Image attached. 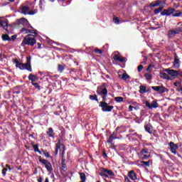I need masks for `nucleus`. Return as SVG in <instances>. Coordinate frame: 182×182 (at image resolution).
<instances>
[{
	"mask_svg": "<svg viewBox=\"0 0 182 182\" xmlns=\"http://www.w3.org/2000/svg\"><path fill=\"white\" fill-rule=\"evenodd\" d=\"M89 97L90 100H95V102H99V100L97 99V95H90Z\"/></svg>",
	"mask_w": 182,
	"mask_h": 182,
	"instance_id": "e433bc0d",
	"label": "nucleus"
},
{
	"mask_svg": "<svg viewBox=\"0 0 182 182\" xmlns=\"http://www.w3.org/2000/svg\"><path fill=\"white\" fill-rule=\"evenodd\" d=\"M27 15H35V11H33V10H31L30 11H28Z\"/></svg>",
	"mask_w": 182,
	"mask_h": 182,
	"instance_id": "4d7b16f0",
	"label": "nucleus"
},
{
	"mask_svg": "<svg viewBox=\"0 0 182 182\" xmlns=\"http://www.w3.org/2000/svg\"><path fill=\"white\" fill-rule=\"evenodd\" d=\"M115 102H117V103H122V102H124V98H123V97H116L114 98Z\"/></svg>",
	"mask_w": 182,
	"mask_h": 182,
	"instance_id": "f704fd0d",
	"label": "nucleus"
},
{
	"mask_svg": "<svg viewBox=\"0 0 182 182\" xmlns=\"http://www.w3.org/2000/svg\"><path fill=\"white\" fill-rule=\"evenodd\" d=\"M61 170L62 171H66V170H68V168H66V164L64 165H61Z\"/></svg>",
	"mask_w": 182,
	"mask_h": 182,
	"instance_id": "603ef678",
	"label": "nucleus"
},
{
	"mask_svg": "<svg viewBox=\"0 0 182 182\" xmlns=\"http://www.w3.org/2000/svg\"><path fill=\"white\" fill-rule=\"evenodd\" d=\"M109 136H112V139H117V132H114L112 133V134H111Z\"/></svg>",
	"mask_w": 182,
	"mask_h": 182,
	"instance_id": "49530a36",
	"label": "nucleus"
},
{
	"mask_svg": "<svg viewBox=\"0 0 182 182\" xmlns=\"http://www.w3.org/2000/svg\"><path fill=\"white\" fill-rule=\"evenodd\" d=\"M16 35H13L12 36H11V38H10L11 39V41H15L16 39Z\"/></svg>",
	"mask_w": 182,
	"mask_h": 182,
	"instance_id": "bf43d9fd",
	"label": "nucleus"
},
{
	"mask_svg": "<svg viewBox=\"0 0 182 182\" xmlns=\"http://www.w3.org/2000/svg\"><path fill=\"white\" fill-rule=\"evenodd\" d=\"M99 176H100L101 177H105V178H109V175L105 173L103 171L100 172V173H99Z\"/></svg>",
	"mask_w": 182,
	"mask_h": 182,
	"instance_id": "a18cd8bd",
	"label": "nucleus"
},
{
	"mask_svg": "<svg viewBox=\"0 0 182 182\" xmlns=\"http://www.w3.org/2000/svg\"><path fill=\"white\" fill-rule=\"evenodd\" d=\"M102 157H104V159H107V154L105 151H102Z\"/></svg>",
	"mask_w": 182,
	"mask_h": 182,
	"instance_id": "5fc2aeb1",
	"label": "nucleus"
},
{
	"mask_svg": "<svg viewBox=\"0 0 182 182\" xmlns=\"http://www.w3.org/2000/svg\"><path fill=\"white\" fill-rule=\"evenodd\" d=\"M138 156L141 160H147V159L150 158V152H149L147 149H142L138 154Z\"/></svg>",
	"mask_w": 182,
	"mask_h": 182,
	"instance_id": "39448f33",
	"label": "nucleus"
},
{
	"mask_svg": "<svg viewBox=\"0 0 182 182\" xmlns=\"http://www.w3.org/2000/svg\"><path fill=\"white\" fill-rule=\"evenodd\" d=\"M113 22H114V23H119V22H120V19H119L118 17H114Z\"/></svg>",
	"mask_w": 182,
	"mask_h": 182,
	"instance_id": "09e8293b",
	"label": "nucleus"
},
{
	"mask_svg": "<svg viewBox=\"0 0 182 182\" xmlns=\"http://www.w3.org/2000/svg\"><path fill=\"white\" fill-rule=\"evenodd\" d=\"M27 31H28L27 28H21V32H25V33H26Z\"/></svg>",
	"mask_w": 182,
	"mask_h": 182,
	"instance_id": "680f3d73",
	"label": "nucleus"
},
{
	"mask_svg": "<svg viewBox=\"0 0 182 182\" xmlns=\"http://www.w3.org/2000/svg\"><path fill=\"white\" fill-rule=\"evenodd\" d=\"M0 27L6 31L8 29V23L6 21H0Z\"/></svg>",
	"mask_w": 182,
	"mask_h": 182,
	"instance_id": "a878e982",
	"label": "nucleus"
},
{
	"mask_svg": "<svg viewBox=\"0 0 182 182\" xmlns=\"http://www.w3.org/2000/svg\"><path fill=\"white\" fill-rule=\"evenodd\" d=\"M151 89L154 90V92H156V93H159V95H163V93H165L166 90H167V88H166L164 86H152Z\"/></svg>",
	"mask_w": 182,
	"mask_h": 182,
	"instance_id": "0eeeda50",
	"label": "nucleus"
},
{
	"mask_svg": "<svg viewBox=\"0 0 182 182\" xmlns=\"http://www.w3.org/2000/svg\"><path fill=\"white\" fill-rule=\"evenodd\" d=\"M144 77L147 80H151V79H153V75L149 73L144 74Z\"/></svg>",
	"mask_w": 182,
	"mask_h": 182,
	"instance_id": "58836bf2",
	"label": "nucleus"
},
{
	"mask_svg": "<svg viewBox=\"0 0 182 182\" xmlns=\"http://www.w3.org/2000/svg\"><path fill=\"white\" fill-rule=\"evenodd\" d=\"M177 92H182V86L181 85H178V87L176 89Z\"/></svg>",
	"mask_w": 182,
	"mask_h": 182,
	"instance_id": "6e6d98bb",
	"label": "nucleus"
},
{
	"mask_svg": "<svg viewBox=\"0 0 182 182\" xmlns=\"http://www.w3.org/2000/svg\"><path fill=\"white\" fill-rule=\"evenodd\" d=\"M26 33H33L34 35H38V31L36 29H27V32H26Z\"/></svg>",
	"mask_w": 182,
	"mask_h": 182,
	"instance_id": "c9c22d12",
	"label": "nucleus"
},
{
	"mask_svg": "<svg viewBox=\"0 0 182 182\" xmlns=\"http://www.w3.org/2000/svg\"><path fill=\"white\" fill-rule=\"evenodd\" d=\"M28 80L31 81V84L35 83V82L36 81V75L33 74H30L28 75Z\"/></svg>",
	"mask_w": 182,
	"mask_h": 182,
	"instance_id": "7c9ffc66",
	"label": "nucleus"
},
{
	"mask_svg": "<svg viewBox=\"0 0 182 182\" xmlns=\"http://www.w3.org/2000/svg\"><path fill=\"white\" fill-rule=\"evenodd\" d=\"M80 178L81 182H86V174L85 173H80Z\"/></svg>",
	"mask_w": 182,
	"mask_h": 182,
	"instance_id": "72a5a7b5",
	"label": "nucleus"
},
{
	"mask_svg": "<svg viewBox=\"0 0 182 182\" xmlns=\"http://www.w3.org/2000/svg\"><path fill=\"white\" fill-rule=\"evenodd\" d=\"M94 52H95V53H97V55H102V53H103V50H100V49H99V48H95V49L94 50Z\"/></svg>",
	"mask_w": 182,
	"mask_h": 182,
	"instance_id": "37998d69",
	"label": "nucleus"
},
{
	"mask_svg": "<svg viewBox=\"0 0 182 182\" xmlns=\"http://www.w3.org/2000/svg\"><path fill=\"white\" fill-rule=\"evenodd\" d=\"M159 76L161 79H166L167 80H170V76L166 73H160Z\"/></svg>",
	"mask_w": 182,
	"mask_h": 182,
	"instance_id": "393cba45",
	"label": "nucleus"
},
{
	"mask_svg": "<svg viewBox=\"0 0 182 182\" xmlns=\"http://www.w3.org/2000/svg\"><path fill=\"white\" fill-rule=\"evenodd\" d=\"M146 89L147 87L146 86L140 85L139 92L141 95H144V93H147Z\"/></svg>",
	"mask_w": 182,
	"mask_h": 182,
	"instance_id": "b1692460",
	"label": "nucleus"
},
{
	"mask_svg": "<svg viewBox=\"0 0 182 182\" xmlns=\"http://www.w3.org/2000/svg\"><path fill=\"white\" fill-rule=\"evenodd\" d=\"M41 151L43 152V154H44L45 157H46L47 159H50V157H52L48 152H46V151L42 149Z\"/></svg>",
	"mask_w": 182,
	"mask_h": 182,
	"instance_id": "4c0bfd02",
	"label": "nucleus"
},
{
	"mask_svg": "<svg viewBox=\"0 0 182 182\" xmlns=\"http://www.w3.org/2000/svg\"><path fill=\"white\" fill-rule=\"evenodd\" d=\"M100 171H102V173H107V174H108L109 176H114V173L112 170H108L105 168H100Z\"/></svg>",
	"mask_w": 182,
	"mask_h": 182,
	"instance_id": "5701e85b",
	"label": "nucleus"
},
{
	"mask_svg": "<svg viewBox=\"0 0 182 182\" xmlns=\"http://www.w3.org/2000/svg\"><path fill=\"white\" fill-rule=\"evenodd\" d=\"M164 72H166L168 75L172 76V77H177V76H178V71L176 70H170L169 68H166L164 70Z\"/></svg>",
	"mask_w": 182,
	"mask_h": 182,
	"instance_id": "9b49d317",
	"label": "nucleus"
},
{
	"mask_svg": "<svg viewBox=\"0 0 182 182\" xmlns=\"http://www.w3.org/2000/svg\"><path fill=\"white\" fill-rule=\"evenodd\" d=\"M1 38H2V41H4L5 42H6V41H11V37H9V35L8 34L2 35Z\"/></svg>",
	"mask_w": 182,
	"mask_h": 182,
	"instance_id": "473e14b6",
	"label": "nucleus"
},
{
	"mask_svg": "<svg viewBox=\"0 0 182 182\" xmlns=\"http://www.w3.org/2000/svg\"><path fill=\"white\" fill-rule=\"evenodd\" d=\"M122 79H123V80H127V79H130V76L127 75V73H124L122 74Z\"/></svg>",
	"mask_w": 182,
	"mask_h": 182,
	"instance_id": "ea45409f",
	"label": "nucleus"
},
{
	"mask_svg": "<svg viewBox=\"0 0 182 182\" xmlns=\"http://www.w3.org/2000/svg\"><path fill=\"white\" fill-rule=\"evenodd\" d=\"M163 9H164V6H160L158 9H154V15H159V14H160Z\"/></svg>",
	"mask_w": 182,
	"mask_h": 182,
	"instance_id": "c85d7f7f",
	"label": "nucleus"
},
{
	"mask_svg": "<svg viewBox=\"0 0 182 182\" xmlns=\"http://www.w3.org/2000/svg\"><path fill=\"white\" fill-rule=\"evenodd\" d=\"M65 68H66L65 65H60V64L58 65V70L60 73H63V70H65Z\"/></svg>",
	"mask_w": 182,
	"mask_h": 182,
	"instance_id": "cd10ccee",
	"label": "nucleus"
},
{
	"mask_svg": "<svg viewBox=\"0 0 182 182\" xmlns=\"http://www.w3.org/2000/svg\"><path fill=\"white\" fill-rule=\"evenodd\" d=\"M163 4V1H161V0H156V1H155L154 2H152V3H151L150 4H149V6L151 7V8H154V7H156V6H161L162 4Z\"/></svg>",
	"mask_w": 182,
	"mask_h": 182,
	"instance_id": "6ab92c4d",
	"label": "nucleus"
},
{
	"mask_svg": "<svg viewBox=\"0 0 182 182\" xmlns=\"http://www.w3.org/2000/svg\"><path fill=\"white\" fill-rule=\"evenodd\" d=\"M144 129H145V132H146L149 134H151L153 133V125H151V123L146 122L144 124Z\"/></svg>",
	"mask_w": 182,
	"mask_h": 182,
	"instance_id": "f8f14e48",
	"label": "nucleus"
},
{
	"mask_svg": "<svg viewBox=\"0 0 182 182\" xmlns=\"http://www.w3.org/2000/svg\"><path fill=\"white\" fill-rule=\"evenodd\" d=\"M151 160L147 161H141V166H142V167H150V163H151Z\"/></svg>",
	"mask_w": 182,
	"mask_h": 182,
	"instance_id": "bb28decb",
	"label": "nucleus"
},
{
	"mask_svg": "<svg viewBox=\"0 0 182 182\" xmlns=\"http://www.w3.org/2000/svg\"><path fill=\"white\" fill-rule=\"evenodd\" d=\"M115 139L113 138V136H109V139L107 141V143H108L109 144H111L112 146H113V141Z\"/></svg>",
	"mask_w": 182,
	"mask_h": 182,
	"instance_id": "a19ab883",
	"label": "nucleus"
},
{
	"mask_svg": "<svg viewBox=\"0 0 182 182\" xmlns=\"http://www.w3.org/2000/svg\"><path fill=\"white\" fill-rule=\"evenodd\" d=\"M46 134L48 137H51V139H55V132L53 131V128L49 127L48 131L46 132Z\"/></svg>",
	"mask_w": 182,
	"mask_h": 182,
	"instance_id": "a211bd4d",
	"label": "nucleus"
},
{
	"mask_svg": "<svg viewBox=\"0 0 182 182\" xmlns=\"http://www.w3.org/2000/svg\"><path fill=\"white\" fill-rule=\"evenodd\" d=\"M161 16H172L173 18H180V16H182V11L176 10V9L173 7H168L166 9H164V11L161 12Z\"/></svg>",
	"mask_w": 182,
	"mask_h": 182,
	"instance_id": "f03ea898",
	"label": "nucleus"
},
{
	"mask_svg": "<svg viewBox=\"0 0 182 182\" xmlns=\"http://www.w3.org/2000/svg\"><path fill=\"white\" fill-rule=\"evenodd\" d=\"M8 171V168H3L2 169V174H3V176H6V172Z\"/></svg>",
	"mask_w": 182,
	"mask_h": 182,
	"instance_id": "3c124183",
	"label": "nucleus"
},
{
	"mask_svg": "<svg viewBox=\"0 0 182 182\" xmlns=\"http://www.w3.org/2000/svg\"><path fill=\"white\" fill-rule=\"evenodd\" d=\"M26 28H30L31 29H33V27L29 23H28L27 26H26Z\"/></svg>",
	"mask_w": 182,
	"mask_h": 182,
	"instance_id": "052dcab7",
	"label": "nucleus"
},
{
	"mask_svg": "<svg viewBox=\"0 0 182 182\" xmlns=\"http://www.w3.org/2000/svg\"><path fill=\"white\" fill-rule=\"evenodd\" d=\"M114 60H116L117 62H121V63H124V62H127V59L124 57H122L119 55H115L113 57Z\"/></svg>",
	"mask_w": 182,
	"mask_h": 182,
	"instance_id": "ddd939ff",
	"label": "nucleus"
},
{
	"mask_svg": "<svg viewBox=\"0 0 182 182\" xmlns=\"http://www.w3.org/2000/svg\"><path fill=\"white\" fill-rule=\"evenodd\" d=\"M128 177L130 178V180H132L133 181L137 180V173L134 172L133 170L128 172Z\"/></svg>",
	"mask_w": 182,
	"mask_h": 182,
	"instance_id": "4468645a",
	"label": "nucleus"
},
{
	"mask_svg": "<svg viewBox=\"0 0 182 182\" xmlns=\"http://www.w3.org/2000/svg\"><path fill=\"white\" fill-rule=\"evenodd\" d=\"M37 46H38V49H41L42 44H41V43H38Z\"/></svg>",
	"mask_w": 182,
	"mask_h": 182,
	"instance_id": "0e129e2a",
	"label": "nucleus"
},
{
	"mask_svg": "<svg viewBox=\"0 0 182 182\" xmlns=\"http://www.w3.org/2000/svg\"><path fill=\"white\" fill-rule=\"evenodd\" d=\"M32 34L27 35L22 41L21 46H25L26 45H28V46H35L36 45V38L34 37Z\"/></svg>",
	"mask_w": 182,
	"mask_h": 182,
	"instance_id": "7ed1b4c3",
	"label": "nucleus"
},
{
	"mask_svg": "<svg viewBox=\"0 0 182 182\" xmlns=\"http://www.w3.org/2000/svg\"><path fill=\"white\" fill-rule=\"evenodd\" d=\"M6 168H9V170H12L11 168V166H9V164H6Z\"/></svg>",
	"mask_w": 182,
	"mask_h": 182,
	"instance_id": "338daca9",
	"label": "nucleus"
},
{
	"mask_svg": "<svg viewBox=\"0 0 182 182\" xmlns=\"http://www.w3.org/2000/svg\"><path fill=\"white\" fill-rule=\"evenodd\" d=\"M176 32H178V34L182 32V27L176 28Z\"/></svg>",
	"mask_w": 182,
	"mask_h": 182,
	"instance_id": "864d4df0",
	"label": "nucleus"
},
{
	"mask_svg": "<svg viewBox=\"0 0 182 182\" xmlns=\"http://www.w3.org/2000/svg\"><path fill=\"white\" fill-rule=\"evenodd\" d=\"M31 85H33V86H34V87H36V89L41 90V86L39 85V84L38 82H33V83H31Z\"/></svg>",
	"mask_w": 182,
	"mask_h": 182,
	"instance_id": "c03bdc74",
	"label": "nucleus"
},
{
	"mask_svg": "<svg viewBox=\"0 0 182 182\" xmlns=\"http://www.w3.org/2000/svg\"><path fill=\"white\" fill-rule=\"evenodd\" d=\"M145 105L146 107H149L151 110L152 109H157L159 107V103H157V101L154 100L152 101L151 104L149 101L145 102Z\"/></svg>",
	"mask_w": 182,
	"mask_h": 182,
	"instance_id": "6e6552de",
	"label": "nucleus"
},
{
	"mask_svg": "<svg viewBox=\"0 0 182 182\" xmlns=\"http://www.w3.org/2000/svg\"><path fill=\"white\" fill-rule=\"evenodd\" d=\"M43 4H45V0H40V4L43 5Z\"/></svg>",
	"mask_w": 182,
	"mask_h": 182,
	"instance_id": "774afa93",
	"label": "nucleus"
},
{
	"mask_svg": "<svg viewBox=\"0 0 182 182\" xmlns=\"http://www.w3.org/2000/svg\"><path fill=\"white\" fill-rule=\"evenodd\" d=\"M14 63L16 64V67L19 68L21 70H23V63L19 62L18 58H15Z\"/></svg>",
	"mask_w": 182,
	"mask_h": 182,
	"instance_id": "aec40b11",
	"label": "nucleus"
},
{
	"mask_svg": "<svg viewBox=\"0 0 182 182\" xmlns=\"http://www.w3.org/2000/svg\"><path fill=\"white\" fill-rule=\"evenodd\" d=\"M173 68L175 69H178L180 68V60L178 59V55L175 53V60L173 61Z\"/></svg>",
	"mask_w": 182,
	"mask_h": 182,
	"instance_id": "f3484780",
	"label": "nucleus"
},
{
	"mask_svg": "<svg viewBox=\"0 0 182 182\" xmlns=\"http://www.w3.org/2000/svg\"><path fill=\"white\" fill-rule=\"evenodd\" d=\"M132 105H133L129 106V112H133V109H134V110H139L140 109V107H139V105H136L137 102H133Z\"/></svg>",
	"mask_w": 182,
	"mask_h": 182,
	"instance_id": "4be33fe9",
	"label": "nucleus"
},
{
	"mask_svg": "<svg viewBox=\"0 0 182 182\" xmlns=\"http://www.w3.org/2000/svg\"><path fill=\"white\" fill-rule=\"evenodd\" d=\"M97 93L99 96H102V101L100 102L99 107L102 108L103 112H112L114 107L109 105L107 102V88L106 87V83H102L100 87L97 88Z\"/></svg>",
	"mask_w": 182,
	"mask_h": 182,
	"instance_id": "f257e3e1",
	"label": "nucleus"
},
{
	"mask_svg": "<svg viewBox=\"0 0 182 182\" xmlns=\"http://www.w3.org/2000/svg\"><path fill=\"white\" fill-rule=\"evenodd\" d=\"M178 33L177 32L176 28L171 29L168 31V35H170L171 36H175V35H178Z\"/></svg>",
	"mask_w": 182,
	"mask_h": 182,
	"instance_id": "c756f323",
	"label": "nucleus"
},
{
	"mask_svg": "<svg viewBox=\"0 0 182 182\" xmlns=\"http://www.w3.org/2000/svg\"><path fill=\"white\" fill-rule=\"evenodd\" d=\"M178 76H181V77H182V70L178 71Z\"/></svg>",
	"mask_w": 182,
	"mask_h": 182,
	"instance_id": "e2e57ef3",
	"label": "nucleus"
},
{
	"mask_svg": "<svg viewBox=\"0 0 182 182\" xmlns=\"http://www.w3.org/2000/svg\"><path fill=\"white\" fill-rule=\"evenodd\" d=\"M144 68V67L143 66V65H139L138 66V68H137L138 72H139V73L141 72V70H143V68Z\"/></svg>",
	"mask_w": 182,
	"mask_h": 182,
	"instance_id": "de8ad7c7",
	"label": "nucleus"
},
{
	"mask_svg": "<svg viewBox=\"0 0 182 182\" xmlns=\"http://www.w3.org/2000/svg\"><path fill=\"white\" fill-rule=\"evenodd\" d=\"M169 149L173 154H177V150H178V145L174 144V142H169Z\"/></svg>",
	"mask_w": 182,
	"mask_h": 182,
	"instance_id": "1a4fd4ad",
	"label": "nucleus"
},
{
	"mask_svg": "<svg viewBox=\"0 0 182 182\" xmlns=\"http://www.w3.org/2000/svg\"><path fill=\"white\" fill-rule=\"evenodd\" d=\"M31 59H32V57L31 55L26 58V63H23V70H25L26 69L28 72H32V65H31Z\"/></svg>",
	"mask_w": 182,
	"mask_h": 182,
	"instance_id": "423d86ee",
	"label": "nucleus"
},
{
	"mask_svg": "<svg viewBox=\"0 0 182 182\" xmlns=\"http://www.w3.org/2000/svg\"><path fill=\"white\" fill-rule=\"evenodd\" d=\"M6 55L4 53H0V61L4 62V59H6Z\"/></svg>",
	"mask_w": 182,
	"mask_h": 182,
	"instance_id": "79ce46f5",
	"label": "nucleus"
},
{
	"mask_svg": "<svg viewBox=\"0 0 182 182\" xmlns=\"http://www.w3.org/2000/svg\"><path fill=\"white\" fill-rule=\"evenodd\" d=\"M33 150L36 153H38L40 154H42V151L41 150H39V145L34 144V145H33Z\"/></svg>",
	"mask_w": 182,
	"mask_h": 182,
	"instance_id": "2f4dec72",
	"label": "nucleus"
},
{
	"mask_svg": "<svg viewBox=\"0 0 182 182\" xmlns=\"http://www.w3.org/2000/svg\"><path fill=\"white\" fill-rule=\"evenodd\" d=\"M126 5V3L123 1H120L116 3L114 5V9L116 11H122L124 9V6Z\"/></svg>",
	"mask_w": 182,
	"mask_h": 182,
	"instance_id": "9d476101",
	"label": "nucleus"
},
{
	"mask_svg": "<svg viewBox=\"0 0 182 182\" xmlns=\"http://www.w3.org/2000/svg\"><path fill=\"white\" fill-rule=\"evenodd\" d=\"M124 181H125V182H132V181H130V178H129L128 176H125V177H124Z\"/></svg>",
	"mask_w": 182,
	"mask_h": 182,
	"instance_id": "13d9d810",
	"label": "nucleus"
},
{
	"mask_svg": "<svg viewBox=\"0 0 182 182\" xmlns=\"http://www.w3.org/2000/svg\"><path fill=\"white\" fill-rule=\"evenodd\" d=\"M65 159H62L61 166L65 164Z\"/></svg>",
	"mask_w": 182,
	"mask_h": 182,
	"instance_id": "69168bd1",
	"label": "nucleus"
},
{
	"mask_svg": "<svg viewBox=\"0 0 182 182\" xmlns=\"http://www.w3.org/2000/svg\"><path fill=\"white\" fill-rule=\"evenodd\" d=\"M28 23L29 21H28L25 18H20L17 21V25H23L25 28L28 26Z\"/></svg>",
	"mask_w": 182,
	"mask_h": 182,
	"instance_id": "dca6fc26",
	"label": "nucleus"
},
{
	"mask_svg": "<svg viewBox=\"0 0 182 182\" xmlns=\"http://www.w3.org/2000/svg\"><path fill=\"white\" fill-rule=\"evenodd\" d=\"M39 161L42 164H43L48 173L50 174L53 171V167L52 166V164L46 159H43L42 156H38Z\"/></svg>",
	"mask_w": 182,
	"mask_h": 182,
	"instance_id": "20e7f679",
	"label": "nucleus"
},
{
	"mask_svg": "<svg viewBox=\"0 0 182 182\" xmlns=\"http://www.w3.org/2000/svg\"><path fill=\"white\" fill-rule=\"evenodd\" d=\"M60 148L63 149V151H65V144H60V142L58 141V142L56 144V147H55V156H58V153L59 150H60Z\"/></svg>",
	"mask_w": 182,
	"mask_h": 182,
	"instance_id": "2eb2a0df",
	"label": "nucleus"
},
{
	"mask_svg": "<svg viewBox=\"0 0 182 182\" xmlns=\"http://www.w3.org/2000/svg\"><path fill=\"white\" fill-rule=\"evenodd\" d=\"M21 14H23V15H28V13L29 12V6H21Z\"/></svg>",
	"mask_w": 182,
	"mask_h": 182,
	"instance_id": "412c9836",
	"label": "nucleus"
},
{
	"mask_svg": "<svg viewBox=\"0 0 182 182\" xmlns=\"http://www.w3.org/2000/svg\"><path fill=\"white\" fill-rule=\"evenodd\" d=\"M181 85V81H177L173 83V86H176V87H178V86H180Z\"/></svg>",
	"mask_w": 182,
	"mask_h": 182,
	"instance_id": "8fccbe9b",
	"label": "nucleus"
}]
</instances>
